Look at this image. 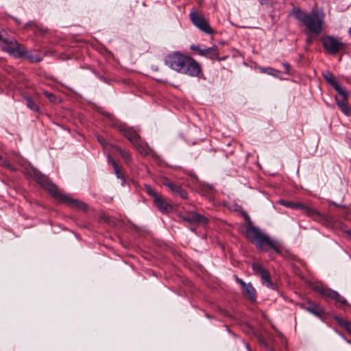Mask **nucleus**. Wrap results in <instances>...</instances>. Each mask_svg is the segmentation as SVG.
<instances>
[{
  "label": "nucleus",
  "instance_id": "obj_1",
  "mask_svg": "<svg viewBox=\"0 0 351 351\" xmlns=\"http://www.w3.org/2000/svg\"><path fill=\"white\" fill-rule=\"evenodd\" d=\"M32 176L37 183L47 190L56 200L78 210H85L86 209V205L84 202L61 193L58 191V186L47 176L34 169Z\"/></svg>",
  "mask_w": 351,
  "mask_h": 351
},
{
  "label": "nucleus",
  "instance_id": "obj_2",
  "mask_svg": "<svg viewBox=\"0 0 351 351\" xmlns=\"http://www.w3.org/2000/svg\"><path fill=\"white\" fill-rule=\"evenodd\" d=\"M247 237L250 239L252 243L259 250L266 251L267 246L278 254L281 253L280 245L278 240L271 239L266 233L263 232L258 227L252 224L248 218V223L245 227Z\"/></svg>",
  "mask_w": 351,
  "mask_h": 351
},
{
  "label": "nucleus",
  "instance_id": "obj_3",
  "mask_svg": "<svg viewBox=\"0 0 351 351\" xmlns=\"http://www.w3.org/2000/svg\"><path fill=\"white\" fill-rule=\"evenodd\" d=\"M0 41L2 50L14 56L15 58H26L31 62H39L41 58L38 55L27 54L22 45L16 39L8 34L4 30L0 31Z\"/></svg>",
  "mask_w": 351,
  "mask_h": 351
},
{
  "label": "nucleus",
  "instance_id": "obj_4",
  "mask_svg": "<svg viewBox=\"0 0 351 351\" xmlns=\"http://www.w3.org/2000/svg\"><path fill=\"white\" fill-rule=\"evenodd\" d=\"M293 16L302 23L311 33L318 35L324 29V14L322 12L313 11L308 14L298 9L293 11Z\"/></svg>",
  "mask_w": 351,
  "mask_h": 351
},
{
  "label": "nucleus",
  "instance_id": "obj_5",
  "mask_svg": "<svg viewBox=\"0 0 351 351\" xmlns=\"http://www.w3.org/2000/svg\"><path fill=\"white\" fill-rule=\"evenodd\" d=\"M119 130L132 143L138 152L143 156L152 154L153 150L147 143H143L137 132L125 124L119 125Z\"/></svg>",
  "mask_w": 351,
  "mask_h": 351
},
{
  "label": "nucleus",
  "instance_id": "obj_6",
  "mask_svg": "<svg viewBox=\"0 0 351 351\" xmlns=\"http://www.w3.org/2000/svg\"><path fill=\"white\" fill-rule=\"evenodd\" d=\"M180 69L179 73L190 77H197L202 72L200 64L189 56Z\"/></svg>",
  "mask_w": 351,
  "mask_h": 351
},
{
  "label": "nucleus",
  "instance_id": "obj_7",
  "mask_svg": "<svg viewBox=\"0 0 351 351\" xmlns=\"http://www.w3.org/2000/svg\"><path fill=\"white\" fill-rule=\"evenodd\" d=\"M181 217L184 221L188 223L192 231H195L199 225H205L208 223V219L205 216L198 214L195 211L186 213Z\"/></svg>",
  "mask_w": 351,
  "mask_h": 351
},
{
  "label": "nucleus",
  "instance_id": "obj_8",
  "mask_svg": "<svg viewBox=\"0 0 351 351\" xmlns=\"http://www.w3.org/2000/svg\"><path fill=\"white\" fill-rule=\"evenodd\" d=\"M187 56L179 51H174L166 56L165 64L171 69L179 73L180 67L184 63Z\"/></svg>",
  "mask_w": 351,
  "mask_h": 351
},
{
  "label": "nucleus",
  "instance_id": "obj_9",
  "mask_svg": "<svg viewBox=\"0 0 351 351\" xmlns=\"http://www.w3.org/2000/svg\"><path fill=\"white\" fill-rule=\"evenodd\" d=\"M189 17L193 24L202 32L207 34H212L213 29L209 25L206 19L199 14L195 11H191L189 14Z\"/></svg>",
  "mask_w": 351,
  "mask_h": 351
},
{
  "label": "nucleus",
  "instance_id": "obj_10",
  "mask_svg": "<svg viewBox=\"0 0 351 351\" xmlns=\"http://www.w3.org/2000/svg\"><path fill=\"white\" fill-rule=\"evenodd\" d=\"M322 295L335 300L337 303H340L343 305L349 306V303L345 298L341 296L337 291H335L329 287L324 286H317L315 288Z\"/></svg>",
  "mask_w": 351,
  "mask_h": 351
},
{
  "label": "nucleus",
  "instance_id": "obj_11",
  "mask_svg": "<svg viewBox=\"0 0 351 351\" xmlns=\"http://www.w3.org/2000/svg\"><path fill=\"white\" fill-rule=\"evenodd\" d=\"M322 43L324 47L331 54L337 53L343 46L341 38H337L332 36L323 38Z\"/></svg>",
  "mask_w": 351,
  "mask_h": 351
},
{
  "label": "nucleus",
  "instance_id": "obj_12",
  "mask_svg": "<svg viewBox=\"0 0 351 351\" xmlns=\"http://www.w3.org/2000/svg\"><path fill=\"white\" fill-rule=\"evenodd\" d=\"M300 209L304 210L308 216L313 217L315 220H320L322 221L326 222L329 221V218L328 216L322 214L313 208L306 206L302 204V207H300Z\"/></svg>",
  "mask_w": 351,
  "mask_h": 351
},
{
  "label": "nucleus",
  "instance_id": "obj_13",
  "mask_svg": "<svg viewBox=\"0 0 351 351\" xmlns=\"http://www.w3.org/2000/svg\"><path fill=\"white\" fill-rule=\"evenodd\" d=\"M308 306L306 307H303V308L306 311L314 315L323 321V315L324 314V308L320 305L311 301H308Z\"/></svg>",
  "mask_w": 351,
  "mask_h": 351
},
{
  "label": "nucleus",
  "instance_id": "obj_14",
  "mask_svg": "<svg viewBox=\"0 0 351 351\" xmlns=\"http://www.w3.org/2000/svg\"><path fill=\"white\" fill-rule=\"evenodd\" d=\"M201 56L208 58L211 60H217L219 61L225 60V58L219 57V53L215 46L203 48V51H201Z\"/></svg>",
  "mask_w": 351,
  "mask_h": 351
},
{
  "label": "nucleus",
  "instance_id": "obj_15",
  "mask_svg": "<svg viewBox=\"0 0 351 351\" xmlns=\"http://www.w3.org/2000/svg\"><path fill=\"white\" fill-rule=\"evenodd\" d=\"M154 202L162 213H168L172 210V206L160 195L155 198Z\"/></svg>",
  "mask_w": 351,
  "mask_h": 351
},
{
  "label": "nucleus",
  "instance_id": "obj_16",
  "mask_svg": "<svg viewBox=\"0 0 351 351\" xmlns=\"http://www.w3.org/2000/svg\"><path fill=\"white\" fill-rule=\"evenodd\" d=\"M243 289L245 293L247 295L249 299L252 302H255L256 300V291L252 286V283H247Z\"/></svg>",
  "mask_w": 351,
  "mask_h": 351
},
{
  "label": "nucleus",
  "instance_id": "obj_17",
  "mask_svg": "<svg viewBox=\"0 0 351 351\" xmlns=\"http://www.w3.org/2000/svg\"><path fill=\"white\" fill-rule=\"evenodd\" d=\"M260 276H261L262 283L263 285H265L267 287H268L269 289H275V285L271 282V280L270 279V274L267 270H265Z\"/></svg>",
  "mask_w": 351,
  "mask_h": 351
},
{
  "label": "nucleus",
  "instance_id": "obj_18",
  "mask_svg": "<svg viewBox=\"0 0 351 351\" xmlns=\"http://www.w3.org/2000/svg\"><path fill=\"white\" fill-rule=\"evenodd\" d=\"M335 100L337 105L341 109L342 112L346 116H350L351 114V110L346 104V101L341 100L340 98H339V97H336Z\"/></svg>",
  "mask_w": 351,
  "mask_h": 351
},
{
  "label": "nucleus",
  "instance_id": "obj_19",
  "mask_svg": "<svg viewBox=\"0 0 351 351\" xmlns=\"http://www.w3.org/2000/svg\"><path fill=\"white\" fill-rule=\"evenodd\" d=\"M334 319L351 335V322L344 319L337 315L334 316Z\"/></svg>",
  "mask_w": 351,
  "mask_h": 351
},
{
  "label": "nucleus",
  "instance_id": "obj_20",
  "mask_svg": "<svg viewBox=\"0 0 351 351\" xmlns=\"http://www.w3.org/2000/svg\"><path fill=\"white\" fill-rule=\"evenodd\" d=\"M323 77L325 80L333 87V88H335L336 86L339 85L338 82L330 72L325 71L323 73Z\"/></svg>",
  "mask_w": 351,
  "mask_h": 351
},
{
  "label": "nucleus",
  "instance_id": "obj_21",
  "mask_svg": "<svg viewBox=\"0 0 351 351\" xmlns=\"http://www.w3.org/2000/svg\"><path fill=\"white\" fill-rule=\"evenodd\" d=\"M261 71L262 73H267L269 75H272L274 77H278V78H280L281 79L282 77V73L280 71L276 69H274V68H271V67H265V68H261Z\"/></svg>",
  "mask_w": 351,
  "mask_h": 351
},
{
  "label": "nucleus",
  "instance_id": "obj_22",
  "mask_svg": "<svg viewBox=\"0 0 351 351\" xmlns=\"http://www.w3.org/2000/svg\"><path fill=\"white\" fill-rule=\"evenodd\" d=\"M278 203L283 206L293 208V209H300V207H302V204H300V203L284 200V199L279 200L278 202Z\"/></svg>",
  "mask_w": 351,
  "mask_h": 351
},
{
  "label": "nucleus",
  "instance_id": "obj_23",
  "mask_svg": "<svg viewBox=\"0 0 351 351\" xmlns=\"http://www.w3.org/2000/svg\"><path fill=\"white\" fill-rule=\"evenodd\" d=\"M108 160L111 162V164L113 167L114 171L117 176V178L121 179L122 184H123L125 183V178H124L123 175L122 174V173L119 171V167H118L117 162H115V160L114 159L110 158L109 156H108Z\"/></svg>",
  "mask_w": 351,
  "mask_h": 351
},
{
  "label": "nucleus",
  "instance_id": "obj_24",
  "mask_svg": "<svg viewBox=\"0 0 351 351\" xmlns=\"http://www.w3.org/2000/svg\"><path fill=\"white\" fill-rule=\"evenodd\" d=\"M334 89L337 91L339 96L341 97V99H340L341 100H343V101L348 100V93L344 87H343L339 84V85L336 86V87L334 88Z\"/></svg>",
  "mask_w": 351,
  "mask_h": 351
},
{
  "label": "nucleus",
  "instance_id": "obj_25",
  "mask_svg": "<svg viewBox=\"0 0 351 351\" xmlns=\"http://www.w3.org/2000/svg\"><path fill=\"white\" fill-rule=\"evenodd\" d=\"M27 106L34 112H38L39 110L38 106L32 100V99L29 96H27L25 97Z\"/></svg>",
  "mask_w": 351,
  "mask_h": 351
},
{
  "label": "nucleus",
  "instance_id": "obj_26",
  "mask_svg": "<svg viewBox=\"0 0 351 351\" xmlns=\"http://www.w3.org/2000/svg\"><path fill=\"white\" fill-rule=\"evenodd\" d=\"M115 149L121 154V156L127 162L131 161V156L128 152L123 149L120 147H116Z\"/></svg>",
  "mask_w": 351,
  "mask_h": 351
},
{
  "label": "nucleus",
  "instance_id": "obj_27",
  "mask_svg": "<svg viewBox=\"0 0 351 351\" xmlns=\"http://www.w3.org/2000/svg\"><path fill=\"white\" fill-rule=\"evenodd\" d=\"M164 185L166 186L167 187L169 188V189L173 193H176V192H178L179 188L180 187V186L179 185H177L174 183H173L172 182H170L169 180H167L165 181L164 183Z\"/></svg>",
  "mask_w": 351,
  "mask_h": 351
},
{
  "label": "nucleus",
  "instance_id": "obj_28",
  "mask_svg": "<svg viewBox=\"0 0 351 351\" xmlns=\"http://www.w3.org/2000/svg\"><path fill=\"white\" fill-rule=\"evenodd\" d=\"M145 192L154 200L159 195L157 192L149 185L146 184L145 186Z\"/></svg>",
  "mask_w": 351,
  "mask_h": 351
},
{
  "label": "nucleus",
  "instance_id": "obj_29",
  "mask_svg": "<svg viewBox=\"0 0 351 351\" xmlns=\"http://www.w3.org/2000/svg\"><path fill=\"white\" fill-rule=\"evenodd\" d=\"M252 269L254 272L259 274L260 275L263 274L266 269L259 263H254L252 265Z\"/></svg>",
  "mask_w": 351,
  "mask_h": 351
},
{
  "label": "nucleus",
  "instance_id": "obj_30",
  "mask_svg": "<svg viewBox=\"0 0 351 351\" xmlns=\"http://www.w3.org/2000/svg\"><path fill=\"white\" fill-rule=\"evenodd\" d=\"M44 95L46 97L49 99V100L51 102H56L57 101V97L53 94L52 93H49L48 91H44Z\"/></svg>",
  "mask_w": 351,
  "mask_h": 351
},
{
  "label": "nucleus",
  "instance_id": "obj_31",
  "mask_svg": "<svg viewBox=\"0 0 351 351\" xmlns=\"http://www.w3.org/2000/svg\"><path fill=\"white\" fill-rule=\"evenodd\" d=\"M175 194L178 195L180 197L184 199L188 198V194L186 191L181 186L179 188L178 192H176Z\"/></svg>",
  "mask_w": 351,
  "mask_h": 351
},
{
  "label": "nucleus",
  "instance_id": "obj_32",
  "mask_svg": "<svg viewBox=\"0 0 351 351\" xmlns=\"http://www.w3.org/2000/svg\"><path fill=\"white\" fill-rule=\"evenodd\" d=\"M191 50L196 51L199 56H201V51H203V48H201L199 45H192L190 47Z\"/></svg>",
  "mask_w": 351,
  "mask_h": 351
},
{
  "label": "nucleus",
  "instance_id": "obj_33",
  "mask_svg": "<svg viewBox=\"0 0 351 351\" xmlns=\"http://www.w3.org/2000/svg\"><path fill=\"white\" fill-rule=\"evenodd\" d=\"M0 164L3 166H9L10 165V162L1 155H0Z\"/></svg>",
  "mask_w": 351,
  "mask_h": 351
},
{
  "label": "nucleus",
  "instance_id": "obj_34",
  "mask_svg": "<svg viewBox=\"0 0 351 351\" xmlns=\"http://www.w3.org/2000/svg\"><path fill=\"white\" fill-rule=\"evenodd\" d=\"M282 66L285 68V72L286 73H289V71H290V66L288 63H286V62H283L282 64Z\"/></svg>",
  "mask_w": 351,
  "mask_h": 351
},
{
  "label": "nucleus",
  "instance_id": "obj_35",
  "mask_svg": "<svg viewBox=\"0 0 351 351\" xmlns=\"http://www.w3.org/2000/svg\"><path fill=\"white\" fill-rule=\"evenodd\" d=\"M337 334L347 343L351 345V341L348 339L341 332H337Z\"/></svg>",
  "mask_w": 351,
  "mask_h": 351
},
{
  "label": "nucleus",
  "instance_id": "obj_36",
  "mask_svg": "<svg viewBox=\"0 0 351 351\" xmlns=\"http://www.w3.org/2000/svg\"><path fill=\"white\" fill-rule=\"evenodd\" d=\"M237 281L242 286V287H244L245 285L247 284L242 279L238 278H237Z\"/></svg>",
  "mask_w": 351,
  "mask_h": 351
},
{
  "label": "nucleus",
  "instance_id": "obj_37",
  "mask_svg": "<svg viewBox=\"0 0 351 351\" xmlns=\"http://www.w3.org/2000/svg\"><path fill=\"white\" fill-rule=\"evenodd\" d=\"M330 204H332V205H334V206H337V207H342V208H345V206H344V205L339 204H337V203H336V202H331V203H330Z\"/></svg>",
  "mask_w": 351,
  "mask_h": 351
},
{
  "label": "nucleus",
  "instance_id": "obj_38",
  "mask_svg": "<svg viewBox=\"0 0 351 351\" xmlns=\"http://www.w3.org/2000/svg\"><path fill=\"white\" fill-rule=\"evenodd\" d=\"M243 344L245 345V348H247V350L248 351H251V350H250V348H249V345H248L247 343H245L244 341H243Z\"/></svg>",
  "mask_w": 351,
  "mask_h": 351
},
{
  "label": "nucleus",
  "instance_id": "obj_39",
  "mask_svg": "<svg viewBox=\"0 0 351 351\" xmlns=\"http://www.w3.org/2000/svg\"><path fill=\"white\" fill-rule=\"evenodd\" d=\"M99 142H100L101 143H104V140L103 138H102V139H99Z\"/></svg>",
  "mask_w": 351,
  "mask_h": 351
},
{
  "label": "nucleus",
  "instance_id": "obj_40",
  "mask_svg": "<svg viewBox=\"0 0 351 351\" xmlns=\"http://www.w3.org/2000/svg\"><path fill=\"white\" fill-rule=\"evenodd\" d=\"M190 176L193 178H195V179L197 178L196 176L195 175H193V173L190 174Z\"/></svg>",
  "mask_w": 351,
  "mask_h": 351
},
{
  "label": "nucleus",
  "instance_id": "obj_41",
  "mask_svg": "<svg viewBox=\"0 0 351 351\" xmlns=\"http://www.w3.org/2000/svg\"><path fill=\"white\" fill-rule=\"evenodd\" d=\"M262 343H263V344H265V346H267V343H266L265 342H262Z\"/></svg>",
  "mask_w": 351,
  "mask_h": 351
},
{
  "label": "nucleus",
  "instance_id": "obj_42",
  "mask_svg": "<svg viewBox=\"0 0 351 351\" xmlns=\"http://www.w3.org/2000/svg\"><path fill=\"white\" fill-rule=\"evenodd\" d=\"M271 351H274L273 350H271Z\"/></svg>",
  "mask_w": 351,
  "mask_h": 351
}]
</instances>
